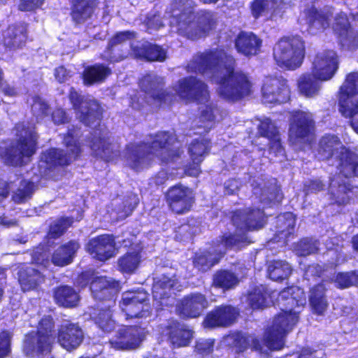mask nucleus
Masks as SVG:
<instances>
[{
  "instance_id": "393cba45",
  "label": "nucleus",
  "mask_w": 358,
  "mask_h": 358,
  "mask_svg": "<svg viewBox=\"0 0 358 358\" xmlns=\"http://www.w3.org/2000/svg\"><path fill=\"white\" fill-rule=\"evenodd\" d=\"M59 344L67 351L78 348L84 340V334L78 324L67 322L61 324L57 333Z\"/></svg>"
},
{
  "instance_id": "f8f14e48",
  "label": "nucleus",
  "mask_w": 358,
  "mask_h": 358,
  "mask_svg": "<svg viewBox=\"0 0 358 358\" xmlns=\"http://www.w3.org/2000/svg\"><path fill=\"white\" fill-rule=\"evenodd\" d=\"M315 122L310 113L294 110L289 113L288 138L292 143L307 141L315 131Z\"/></svg>"
},
{
  "instance_id": "6ab92c4d",
  "label": "nucleus",
  "mask_w": 358,
  "mask_h": 358,
  "mask_svg": "<svg viewBox=\"0 0 358 358\" xmlns=\"http://www.w3.org/2000/svg\"><path fill=\"white\" fill-rule=\"evenodd\" d=\"M89 146L93 155L106 162L117 159L120 155L110 141V131L102 129H95L88 138Z\"/></svg>"
},
{
  "instance_id": "13d9d810",
  "label": "nucleus",
  "mask_w": 358,
  "mask_h": 358,
  "mask_svg": "<svg viewBox=\"0 0 358 358\" xmlns=\"http://www.w3.org/2000/svg\"><path fill=\"white\" fill-rule=\"evenodd\" d=\"M295 250L301 257H306L317 252L318 248L316 242L309 238H303L299 240L295 245Z\"/></svg>"
},
{
  "instance_id": "412c9836",
  "label": "nucleus",
  "mask_w": 358,
  "mask_h": 358,
  "mask_svg": "<svg viewBox=\"0 0 358 358\" xmlns=\"http://www.w3.org/2000/svg\"><path fill=\"white\" fill-rule=\"evenodd\" d=\"M240 315L239 310L231 304L215 306L208 312L202 322L206 329L226 328L234 324Z\"/></svg>"
},
{
  "instance_id": "423d86ee",
  "label": "nucleus",
  "mask_w": 358,
  "mask_h": 358,
  "mask_svg": "<svg viewBox=\"0 0 358 358\" xmlns=\"http://www.w3.org/2000/svg\"><path fill=\"white\" fill-rule=\"evenodd\" d=\"M339 58L336 51L330 49L318 52L314 57L311 72L302 74L297 81L299 93L306 98L319 94L321 82L331 79L338 69Z\"/></svg>"
},
{
  "instance_id": "c9c22d12",
  "label": "nucleus",
  "mask_w": 358,
  "mask_h": 358,
  "mask_svg": "<svg viewBox=\"0 0 358 358\" xmlns=\"http://www.w3.org/2000/svg\"><path fill=\"white\" fill-rule=\"evenodd\" d=\"M53 297L56 304L66 308L76 307L80 301L78 292L69 285L56 287L53 290Z\"/></svg>"
},
{
  "instance_id": "49530a36",
  "label": "nucleus",
  "mask_w": 358,
  "mask_h": 358,
  "mask_svg": "<svg viewBox=\"0 0 358 358\" xmlns=\"http://www.w3.org/2000/svg\"><path fill=\"white\" fill-rule=\"evenodd\" d=\"M210 140L208 138L194 139L188 148V153L191 160L200 159L203 161L210 150Z\"/></svg>"
},
{
  "instance_id": "e2e57ef3",
  "label": "nucleus",
  "mask_w": 358,
  "mask_h": 358,
  "mask_svg": "<svg viewBox=\"0 0 358 358\" xmlns=\"http://www.w3.org/2000/svg\"><path fill=\"white\" fill-rule=\"evenodd\" d=\"M268 151L269 153L273 154L275 156H283L285 153V148L282 144L280 134L268 139Z\"/></svg>"
},
{
  "instance_id": "680f3d73",
  "label": "nucleus",
  "mask_w": 358,
  "mask_h": 358,
  "mask_svg": "<svg viewBox=\"0 0 358 358\" xmlns=\"http://www.w3.org/2000/svg\"><path fill=\"white\" fill-rule=\"evenodd\" d=\"M136 34L134 31L126 30L116 32L109 40L110 46H116L122 43L136 38Z\"/></svg>"
},
{
  "instance_id": "c85d7f7f",
  "label": "nucleus",
  "mask_w": 358,
  "mask_h": 358,
  "mask_svg": "<svg viewBox=\"0 0 358 358\" xmlns=\"http://www.w3.org/2000/svg\"><path fill=\"white\" fill-rule=\"evenodd\" d=\"M327 292V288L323 281L310 288L308 301L313 313L317 315H323L327 311L329 306Z\"/></svg>"
},
{
  "instance_id": "603ef678",
  "label": "nucleus",
  "mask_w": 358,
  "mask_h": 358,
  "mask_svg": "<svg viewBox=\"0 0 358 358\" xmlns=\"http://www.w3.org/2000/svg\"><path fill=\"white\" fill-rule=\"evenodd\" d=\"M260 194V201L266 205L279 203L283 199L280 188L274 185L264 186L261 189Z\"/></svg>"
},
{
  "instance_id": "de8ad7c7",
  "label": "nucleus",
  "mask_w": 358,
  "mask_h": 358,
  "mask_svg": "<svg viewBox=\"0 0 358 358\" xmlns=\"http://www.w3.org/2000/svg\"><path fill=\"white\" fill-rule=\"evenodd\" d=\"M212 256L213 254L208 250L195 253L192 257L194 267L202 273L209 271L219 262L217 258L213 257Z\"/></svg>"
},
{
  "instance_id": "c756f323",
  "label": "nucleus",
  "mask_w": 358,
  "mask_h": 358,
  "mask_svg": "<svg viewBox=\"0 0 358 358\" xmlns=\"http://www.w3.org/2000/svg\"><path fill=\"white\" fill-rule=\"evenodd\" d=\"M111 74L112 70L108 66L102 63H96L84 68L81 78L85 86H92L103 83Z\"/></svg>"
},
{
  "instance_id": "8fccbe9b",
  "label": "nucleus",
  "mask_w": 358,
  "mask_h": 358,
  "mask_svg": "<svg viewBox=\"0 0 358 358\" xmlns=\"http://www.w3.org/2000/svg\"><path fill=\"white\" fill-rule=\"evenodd\" d=\"M34 192V183L32 181L22 180L20 187L12 195V200L15 203H24L32 197Z\"/></svg>"
},
{
  "instance_id": "f03ea898",
  "label": "nucleus",
  "mask_w": 358,
  "mask_h": 358,
  "mask_svg": "<svg viewBox=\"0 0 358 358\" xmlns=\"http://www.w3.org/2000/svg\"><path fill=\"white\" fill-rule=\"evenodd\" d=\"M276 297L278 301H285V309L275 315L266 333L265 343L272 350L283 348L285 336L299 321V313L294 309L306 304L303 291L296 285L286 287L279 292L262 285L255 287L248 294V300L250 306L255 310L274 305Z\"/></svg>"
},
{
  "instance_id": "20e7f679",
  "label": "nucleus",
  "mask_w": 358,
  "mask_h": 358,
  "mask_svg": "<svg viewBox=\"0 0 358 358\" xmlns=\"http://www.w3.org/2000/svg\"><path fill=\"white\" fill-rule=\"evenodd\" d=\"M195 6L193 0H172L167 10L170 23L176 27L177 33L192 41L206 37L217 25L214 14L208 10L202 11L196 23Z\"/></svg>"
},
{
  "instance_id": "5fc2aeb1",
  "label": "nucleus",
  "mask_w": 358,
  "mask_h": 358,
  "mask_svg": "<svg viewBox=\"0 0 358 358\" xmlns=\"http://www.w3.org/2000/svg\"><path fill=\"white\" fill-rule=\"evenodd\" d=\"M280 134L278 127L269 117L262 120L257 126V136L264 137L268 140Z\"/></svg>"
},
{
  "instance_id": "ea45409f",
  "label": "nucleus",
  "mask_w": 358,
  "mask_h": 358,
  "mask_svg": "<svg viewBox=\"0 0 358 358\" xmlns=\"http://www.w3.org/2000/svg\"><path fill=\"white\" fill-rule=\"evenodd\" d=\"M341 144L339 138L334 134H327L322 136L317 144L316 156L320 161H327L337 152Z\"/></svg>"
},
{
  "instance_id": "09e8293b",
  "label": "nucleus",
  "mask_w": 358,
  "mask_h": 358,
  "mask_svg": "<svg viewBox=\"0 0 358 358\" xmlns=\"http://www.w3.org/2000/svg\"><path fill=\"white\" fill-rule=\"evenodd\" d=\"M141 256L136 252H128L117 259L118 270L122 273H132L138 268Z\"/></svg>"
},
{
  "instance_id": "0e129e2a",
  "label": "nucleus",
  "mask_w": 358,
  "mask_h": 358,
  "mask_svg": "<svg viewBox=\"0 0 358 358\" xmlns=\"http://www.w3.org/2000/svg\"><path fill=\"white\" fill-rule=\"evenodd\" d=\"M68 98L71 103L75 110L78 111L83 106L87 101L84 100L83 96L80 94L73 87L69 90Z\"/></svg>"
},
{
  "instance_id": "2eb2a0df",
  "label": "nucleus",
  "mask_w": 358,
  "mask_h": 358,
  "mask_svg": "<svg viewBox=\"0 0 358 358\" xmlns=\"http://www.w3.org/2000/svg\"><path fill=\"white\" fill-rule=\"evenodd\" d=\"M173 90L181 100L186 102L201 103L208 101L210 93L208 85L194 76H188L179 79Z\"/></svg>"
},
{
  "instance_id": "7c9ffc66",
  "label": "nucleus",
  "mask_w": 358,
  "mask_h": 358,
  "mask_svg": "<svg viewBox=\"0 0 358 358\" xmlns=\"http://www.w3.org/2000/svg\"><path fill=\"white\" fill-rule=\"evenodd\" d=\"M131 50L136 58L147 62H164L166 58V53L160 45L149 42L134 46Z\"/></svg>"
},
{
  "instance_id": "0eeeda50",
  "label": "nucleus",
  "mask_w": 358,
  "mask_h": 358,
  "mask_svg": "<svg viewBox=\"0 0 358 358\" xmlns=\"http://www.w3.org/2000/svg\"><path fill=\"white\" fill-rule=\"evenodd\" d=\"M81 129L73 125L63 134L62 143L66 150L58 148H50L41 155V161L48 169L65 168L77 161L83 153V143L80 138Z\"/></svg>"
},
{
  "instance_id": "f3484780",
  "label": "nucleus",
  "mask_w": 358,
  "mask_h": 358,
  "mask_svg": "<svg viewBox=\"0 0 358 358\" xmlns=\"http://www.w3.org/2000/svg\"><path fill=\"white\" fill-rule=\"evenodd\" d=\"M261 92L262 100L264 103L280 104L287 101L290 96L287 80L282 76L266 77Z\"/></svg>"
},
{
  "instance_id": "dca6fc26",
  "label": "nucleus",
  "mask_w": 358,
  "mask_h": 358,
  "mask_svg": "<svg viewBox=\"0 0 358 358\" xmlns=\"http://www.w3.org/2000/svg\"><path fill=\"white\" fill-rule=\"evenodd\" d=\"M149 301V294L143 289H138L123 296L120 306L127 320L143 318L151 315Z\"/></svg>"
},
{
  "instance_id": "052dcab7",
  "label": "nucleus",
  "mask_w": 358,
  "mask_h": 358,
  "mask_svg": "<svg viewBox=\"0 0 358 358\" xmlns=\"http://www.w3.org/2000/svg\"><path fill=\"white\" fill-rule=\"evenodd\" d=\"M325 189V184L320 179H310L305 182L303 192L306 195L317 194Z\"/></svg>"
},
{
  "instance_id": "e433bc0d",
  "label": "nucleus",
  "mask_w": 358,
  "mask_h": 358,
  "mask_svg": "<svg viewBox=\"0 0 358 358\" xmlns=\"http://www.w3.org/2000/svg\"><path fill=\"white\" fill-rule=\"evenodd\" d=\"M306 20L310 29L324 30L329 27L332 14L311 6L305 10Z\"/></svg>"
},
{
  "instance_id": "37998d69",
  "label": "nucleus",
  "mask_w": 358,
  "mask_h": 358,
  "mask_svg": "<svg viewBox=\"0 0 358 358\" xmlns=\"http://www.w3.org/2000/svg\"><path fill=\"white\" fill-rule=\"evenodd\" d=\"M245 233H225L220 237L219 244L228 250H240L252 243Z\"/></svg>"
},
{
  "instance_id": "2f4dec72",
  "label": "nucleus",
  "mask_w": 358,
  "mask_h": 358,
  "mask_svg": "<svg viewBox=\"0 0 358 358\" xmlns=\"http://www.w3.org/2000/svg\"><path fill=\"white\" fill-rule=\"evenodd\" d=\"M177 284V279L166 274L162 275L153 283L152 288L153 299L159 303V306H164V301L171 296V292L175 289Z\"/></svg>"
},
{
  "instance_id": "338daca9",
  "label": "nucleus",
  "mask_w": 358,
  "mask_h": 358,
  "mask_svg": "<svg viewBox=\"0 0 358 358\" xmlns=\"http://www.w3.org/2000/svg\"><path fill=\"white\" fill-rule=\"evenodd\" d=\"M324 273L323 267L318 263L308 264L304 270V275L307 278H320Z\"/></svg>"
},
{
  "instance_id": "4d7b16f0",
  "label": "nucleus",
  "mask_w": 358,
  "mask_h": 358,
  "mask_svg": "<svg viewBox=\"0 0 358 358\" xmlns=\"http://www.w3.org/2000/svg\"><path fill=\"white\" fill-rule=\"evenodd\" d=\"M126 58L127 55L123 50L119 47L110 46L108 43L101 56L102 59L111 64L120 62Z\"/></svg>"
},
{
  "instance_id": "cd10ccee",
  "label": "nucleus",
  "mask_w": 358,
  "mask_h": 358,
  "mask_svg": "<svg viewBox=\"0 0 358 358\" xmlns=\"http://www.w3.org/2000/svg\"><path fill=\"white\" fill-rule=\"evenodd\" d=\"M225 340L228 347L236 354L243 353L249 348L253 351H260L262 348L261 341L258 338L241 331L229 333L225 337Z\"/></svg>"
},
{
  "instance_id": "f704fd0d",
  "label": "nucleus",
  "mask_w": 358,
  "mask_h": 358,
  "mask_svg": "<svg viewBox=\"0 0 358 358\" xmlns=\"http://www.w3.org/2000/svg\"><path fill=\"white\" fill-rule=\"evenodd\" d=\"M77 113L79 114L80 121L85 125L91 127L101 121L103 109L97 101L88 100Z\"/></svg>"
},
{
  "instance_id": "473e14b6",
  "label": "nucleus",
  "mask_w": 358,
  "mask_h": 358,
  "mask_svg": "<svg viewBox=\"0 0 358 358\" xmlns=\"http://www.w3.org/2000/svg\"><path fill=\"white\" fill-rule=\"evenodd\" d=\"M18 282L23 292L35 289L45 281L42 273L30 266L22 267L17 273Z\"/></svg>"
},
{
  "instance_id": "79ce46f5",
  "label": "nucleus",
  "mask_w": 358,
  "mask_h": 358,
  "mask_svg": "<svg viewBox=\"0 0 358 358\" xmlns=\"http://www.w3.org/2000/svg\"><path fill=\"white\" fill-rule=\"evenodd\" d=\"M90 318L103 332H111L115 327L112 311L109 308H95L92 313Z\"/></svg>"
},
{
  "instance_id": "774afa93",
  "label": "nucleus",
  "mask_w": 358,
  "mask_h": 358,
  "mask_svg": "<svg viewBox=\"0 0 358 358\" xmlns=\"http://www.w3.org/2000/svg\"><path fill=\"white\" fill-rule=\"evenodd\" d=\"M95 276L93 271L87 270L82 271L76 278L78 285L82 288L90 286Z\"/></svg>"
},
{
  "instance_id": "39448f33",
  "label": "nucleus",
  "mask_w": 358,
  "mask_h": 358,
  "mask_svg": "<svg viewBox=\"0 0 358 358\" xmlns=\"http://www.w3.org/2000/svg\"><path fill=\"white\" fill-rule=\"evenodd\" d=\"M13 130L15 138L0 145V159L8 166L22 167L36 153L38 135L35 123L29 120L16 122Z\"/></svg>"
},
{
  "instance_id": "a18cd8bd",
  "label": "nucleus",
  "mask_w": 358,
  "mask_h": 358,
  "mask_svg": "<svg viewBox=\"0 0 358 358\" xmlns=\"http://www.w3.org/2000/svg\"><path fill=\"white\" fill-rule=\"evenodd\" d=\"M334 30L345 41H347L349 49L358 48V30L353 31L348 21L343 22L336 21L334 24Z\"/></svg>"
},
{
  "instance_id": "58836bf2",
  "label": "nucleus",
  "mask_w": 358,
  "mask_h": 358,
  "mask_svg": "<svg viewBox=\"0 0 358 358\" xmlns=\"http://www.w3.org/2000/svg\"><path fill=\"white\" fill-rule=\"evenodd\" d=\"M353 187L347 182H331L329 185V194L331 204L338 206H345L350 201V194Z\"/></svg>"
},
{
  "instance_id": "a878e982",
  "label": "nucleus",
  "mask_w": 358,
  "mask_h": 358,
  "mask_svg": "<svg viewBox=\"0 0 358 358\" xmlns=\"http://www.w3.org/2000/svg\"><path fill=\"white\" fill-rule=\"evenodd\" d=\"M27 41V24L16 22L8 26L3 34L2 43L6 49L16 51L25 46Z\"/></svg>"
},
{
  "instance_id": "b1692460",
  "label": "nucleus",
  "mask_w": 358,
  "mask_h": 358,
  "mask_svg": "<svg viewBox=\"0 0 358 358\" xmlns=\"http://www.w3.org/2000/svg\"><path fill=\"white\" fill-rule=\"evenodd\" d=\"M99 0H71L70 16L72 22L78 26L92 21L96 17Z\"/></svg>"
},
{
  "instance_id": "6e6552de",
  "label": "nucleus",
  "mask_w": 358,
  "mask_h": 358,
  "mask_svg": "<svg viewBox=\"0 0 358 358\" xmlns=\"http://www.w3.org/2000/svg\"><path fill=\"white\" fill-rule=\"evenodd\" d=\"M306 46L299 35L281 37L273 48V56L276 64L287 70L299 68L305 58Z\"/></svg>"
},
{
  "instance_id": "9b49d317",
  "label": "nucleus",
  "mask_w": 358,
  "mask_h": 358,
  "mask_svg": "<svg viewBox=\"0 0 358 358\" xmlns=\"http://www.w3.org/2000/svg\"><path fill=\"white\" fill-rule=\"evenodd\" d=\"M55 339V321L51 315H44L38 322L36 335L31 332L27 335L28 346L43 355L51 352Z\"/></svg>"
},
{
  "instance_id": "5701e85b",
  "label": "nucleus",
  "mask_w": 358,
  "mask_h": 358,
  "mask_svg": "<svg viewBox=\"0 0 358 358\" xmlns=\"http://www.w3.org/2000/svg\"><path fill=\"white\" fill-rule=\"evenodd\" d=\"M160 334L165 337L173 348L189 345L193 336V331L177 320H170L161 327Z\"/></svg>"
},
{
  "instance_id": "1a4fd4ad",
  "label": "nucleus",
  "mask_w": 358,
  "mask_h": 358,
  "mask_svg": "<svg viewBox=\"0 0 358 358\" xmlns=\"http://www.w3.org/2000/svg\"><path fill=\"white\" fill-rule=\"evenodd\" d=\"M338 106L341 115L350 118V124L358 134V72H350L338 92Z\"/></svg>"
},
{
  "instance_id": "bf43d9fd",
  "label": "nucleus",
  "mask_w": 358,
  "mask_h": 358,
  "mask_svg": "<svg viewBox=\"0 0 358 358\" xmlns=\"http://www.w3.org/2000/svg\"><path fill=\"white\" fill-rule=\"evenodd\" d=\"M268 0H252L249 4L252 16L255 19L262 17L268 9Z\"/></svg>"
},
{
  "instance_id": "4468645a",
  "label": "nucleus",
  "mask_w": 358,
  "mask_h": 358,
  "mask_svg": "<svg viewBox=\"0 0 358 358\" xmlns=\"http://www.w3.org/2000/svg\"><path fill=\"white\" fill-rule=\"evenodd\" d=\"M231 221L236 229L248 232L262 229L267 222V216L262 208L248 207L232 211Z\"/></svg>"
},
{
  "instance_id": "864d4df0",
  "label": "nucleus",
  "mask_w": 358,
  "mask_h": 358,
  "mask_svg": "<svg viewBox=\"0 0 358 358\" xmlns=\"http://www.w3.org/2000/svg\"><path fill=\"white\" fill-rule=\"evenodd\" d=\"M336 287L345 289L352 286H358V270L338 273L334 279Z\"/></svg>"
},
{
  "instance_id": "f257e3e1",
  "label": "nucleus",
  "mask_w": 358,
  "mask_h": 358,
  "mask_svg": "<svg viewBox=\"0 0 358 358\" xmlns=\"http://www.w3.org/2000/svg\"><path fill=\"white\" fill-rule=\"evenodd\" d=\"M220 67L225 71L217 82L220 98L236 103L252 94L253 84L249 75L236 70V57L223 48H210L196 52L187 64L186 71L203 77H213Z\"/></svg>"
},
{
  "instance_id": "4c0bfd02",
  "label": "nucleus",
  "mask_w": 358,
  "mask_h": 358,
  "mask_svg": "<svg viewBox=\"0 0 358 358\" xmlns=\"http://www.w3.org/2000/svg\"><path fill=\"white\" fill-rule=\"evenodd\" d=\"M337 167L345 178L358 177V155L349 149L341 152Z\"/></svg>"
},
{
  "instance_id": "c03bdc74",
  "label": "nucleus",
  "mask_w": 358,
  "mask_h": 358,
  "mask_svg": "<svg viewBox=\"0 0 358 358\" xmlns=\"http://www.w3.org/2000/svg\"><path fill=\"white\" fill-rule=\"evenodd\" d=\"M267 271L271 280L281 282L289 278L292 268L285 260L274 259L268 264Z\"/></svg>"
},
{
  "instance_id": "7ed1b4c3",
  "label": "nucleus",
  "mask_w": 358,
  "mask_h": 358,
  "mask_svg": "<svg viewBox=\"0 0 358 358\" xmlns=\"http://www.w3.org/2000/svg\"><path fill=\"white\" fill-rule=\"evenodd\" d=\"M149 141L132 143L127 147L126 160L129 166L135 171L150 167L157 159L159 164L166 165L181 158L184 153L174 131L160 130L148 135Z\"/></svg>"
},
{
  "instance_id": "a211bd4d",
  "label": "nucleus",
  "mask_w": 358,
  "mask_h": 358,
  "mask_svg": "<svg viewBox=\"0 0 358 358\" xmlns=\"http://www.w3.org/2000/svg\"><path fill=\"white\" fill-rule=\"evenodd\" d=\"M208 306L207 296L201 292H194L185 295L178 301L176 313L184 320L195 319L202 315Z\"/></svg>"
},
{
  "instance_id": "bb28decb",
  "label": "nucleus",
  "mask_w": 358,
  "mask_h": 358,
  "mask_svg": "<svg viewBox=\"0 0 358 358\" xmlns=\"http://www.w3.org/2000/svg\"><path fill=\"white\" fill-rule=\"evenodd\" d=\"M262 46V40L252 31H241L234 39L236 52L248 58L258 55Z\"/></svg>"
},
{
  "instance_id": "a19ab883",
  "label": "nucleus",
  "mask_w": 358,
  "mask_h": 358,
  "mask_svg": "<svg viewBox=\"0 0 358 358\" xmlns=\"http://www.w3.org/2000/svg\"><path fill=\"white\" fill-rule=\"evenodd\" d=\"M238 282L235 273L228 269H220L213 276L212 285L225 292L234 289Z\"/></svg>"
},
{
  "instance_id": "9d476101",
  "label": "nucleus",
  "mask_w": 358,
  "mask_h": 358,
  "mask_svg": "<svg viewBox=\"0 0 358 358\" xmlns=\"http://www.w3.org/2000/svg\"><path fill=\"white\" fill-rule=\"evenodd\" d=\"M164 198L168 210L175 215L189 213L196 201L193 189L181 182L169 187L164 192Z\"/></svg>"
},
{
  "instance_id": "aec40b11",
  "label": "nucleus",
  "mask_w": 358,
  "mask_h": 358,
  "mask_svg": "<svg viewBox=\"0 0 358 358\" xmlns=\"http://www.w3.org/2000/svg\"><path fill=\"white\" fill-rule=\"evenodd\" d=\"M145 338L144 329L138 325H123L118 329L108 343L115 350H131L137 348Z\"/></svg>"
},
{
  "instance_id": "ddd939ff",
  "label": "nucleus",
  "mask_w": 358,
  "mask_h": 358,
  "mask_svg": "<svg viewBox=\"0 0 358 358\" xmlns=\"http://www.w3.org/2000/svg\"><path fill=\"white\" fill-rule=\"evenodd\" d=\"M164 86V79L159 76L145 75L139 81L141 90L149 94L159 106H171L177 99L176 92L165 88Z\"/></svg>"
},
{
  "instance_id": "72a5a7b5",
  "label": "nucleus",
  "mask_w": 358,
  "mask_h": 358,
  "mask_svg": "<svg viewBox=\"0 0 358 358\" xmlns=\"http://www.w3.org/2000/svg\"><path fill=\"white\" fill-rule=\"evenodd\" d=\"M80 248V243L75 240H71L61 245L54 251L52 255L51 261L52 264L58 266H64L71 264Z\"/></svg>"
},
{
  "instance_id": "6e6d98bb",
  "label": "nucleus",
  "mask_w": 358,
  "mask_h": 358,
  "mask_svg": "<svg viewBox=\"0 0 358 358\" xmlns=\"http://www.w3.org/2000/svg\"><path fill=\"white\" fill-rule=\"evenodd\" d=\"M73 223L72 217H61L52 224L48 233L50 238L57 239L62 236Z\"/></svg>"
},
{
  "instance_id": "4be33fe9",
  "label": "nucleus",
  "mask_w": 358,
  "mask_h": 358,
  "mask_svg": "<svg viewBox=\"0 0 358 358\" xmlns=\"http://www.w3.org/2000/svg\"><path fill=\"white\" fill-rule=\"evenodd\" d=\"M113 235L103 234L90 238L85 245L86 252L99 262H104L116 255Z\"/></svg>"
},
{
  "instance_id": "3c124183",
  "label": "nucleus",
  "mask_w": 358,
  "mask_h": 358,
  "mask_svg": "<svg viewBox=\"0 0 358 358\" xmlns=\"http://www.w3.org/2000/svg\"><path fill=\"white\" fill-rule=\"evenodd\" d=\"M94 299L103 301L110 294V287L103 276H95L89 286Z\"/></svg>"
},
{
  "instance_id": "69168bd1",
  "label": "nucleus",
  "mask_w": 358,
  "mask_h": 358,
  "mask_svg": "<svg viewBox=\"0 0 358 358\" xmlns=\"http://www.w3.org/2000/svg\"><path fill=\"white\" fill-rule=\"evenodd\" d=\"M203 162L201 159L191 160L185 166L184 173L185 175L191 177H197L201 173V164Z\"/></svg>"
}]
</instances>
